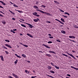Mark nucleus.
I'll list each match as a JSON object with an SVG mask.
<instances>
[{"label":"nucleus","mask_w":78,"mask_h":78,"mask_svg":"<svg viewBox=\"0 0 78 78\" xmlns=\"http://www.w3.org/2000/svg\"><path fill=\"white\" fill-rule=\"evenodd\" d=\"M72 52H73L75 53V51L73 50Z\"/></svg>","instance_id":"59"},{"label":"nucleus","mask_w":78,"mask_h":78,"mask_svg":"<svg viewBox=\"0 0 78 78\" xmlns=\"http://www.w3.org/2000/svg\"><path fill=\"white\" fill-rule=\"evenodd\" d=\"M12 20H16V19H15V18H12Z\"/></svg>","instance_id":"46"},{"label":"nucleus","mask_w":78,"mask_h":78,"mask_svg":"<svg viewBox=\"0 0 78 78\" xmlns=\"http://www.w3.org/2000/svg\"><path fill=\"white\" fill-rule=\"evenodd\" d=\"M33 20L34 22H38V20L37 19H34Z\"/></svg>","instance_id":"17"},{"label":"nucleus","mask_w":78,"mask_h":78,"mask_svg":"<svg viewBox=\"0 0 78 78\" xmlns=\"http://www.w3.org/2000/svg\"><path fill=\"white\" fill-rule=\"evenodd\" d=\"M22 20V21H24V20L22 19V20Z\"/></svg>","instance_id":"63"},{"label":"nucleus","mask_w":78,"mask_h":78,"mask_svg":"<svg viewBox=\"0 0 78 78\" xmlns=\"http://www.w3.org/2000/svg\"><path fill=\"white\" fill-rule=\"evenodd\" d=\"M47 22L48 23H51V22L50 21H48Z\"/></svg>","instance_id":"61"},{"label":"nucleus","mask_w":78,"mask_h":78,"mask_svg":"<svg viewBox=\"0 0 78 78\" xmlns=\"http://www.w3.org/2000/svg\"><path fill=\"white\" fill-rule=\"evenodd\" d=\"M10 3H11L12 4V5H14V4L12 3V2L11 1L10 2Z\"/></svg>","instance_id":"50"},{"label":"nucleus","mask_w":78,"mask_h":78,"mask_svg":"<svg viewBox=\"0 0 78 78\" xmlns=\"http://www.w3.org/2000/svg\"><path fill=\"white\" fill-rule=\"evenodd\" d=\"M35 16H37V17H39V16H40V15H39L38 14H35Z\"/></svg>","instance_id":"36"},{"label":"nucleus","mask_w":78,"mask_h":78,"mask_svg":"<svg viewBox=\"0 0 78 78\" xmlns=\"http://www.w3.org/2000/svg\"><path fill=\"white\" fill-rule=\"evenodd\" d=\"M23 46L25 47H28V46L26 44H24L23 45Z\"/></svg>","instance_id":"31"},{"label":"nucleus","mask_w":78,"mask_h":78,"mask_svg":"<svg viewBox=\"0 0 78 78\" xmlns=\"http://www.w3.org/2000/svg\"><path fill=\"white\" fill-rule=\"evenodd\" d=\"M2 48H4L5 49H6V50H7V49H8V48H7L5 46H3V47H2Z\"/></svg>","instance_id":"26"},{"label":"nucleus","mask_w":78,"mask_h":78,"mask_svg":"<svg viewBox=\"0 0 78 78\" xmlns=\"http://www.w3.org/2000/svg\"><path fill=\"white\" fill-rule=\"evenodd\" d=\"M5 52L6 54H8L9 53V52H8L7 51H5Z\"/></svg>","instance_id":"44"},{"label":"nucleus","mask_w":78,"mask_h":78,"mask_svg":"<svg viewBox=\"0 0 78 78\" xmlns=\"http://www.w3.org/2000/svg\"><path fill=\"white\" fill-rule=\"evenodd\" d=\"M25 72H26V73H27L28 72V70H25Z\"/></svg>","instance_id":"57"},{"label":"nucleus","mask_w":78,"mask_h":78,"mask_svg":"<svg viewBox=\"0 0 78 78\" xmlns=\"http://www.w3.org/2000/svg\"><path fill=\"white\" fill-rule=\"evenodd\" d=\"M0 16H1V17H3V16L1 14H0Z\"/></svg>","instance_id":"52"},{"label":"nucleus","mask_w":78,"mask_h":78,"mask_svg":"<svg viewBox=\"0 0 78 78\" xmlns=\"http://www.w3.org/2000/svg\"><path fill=\"white\" fill-rule=\"evenodd\" d=\"M64 13L65 14L68 15V16H70V14H69V13H68V12H65Z\"/></svg>","instance_id":"18"},{"label":"nucleus","mask_w":78,"mask_h":78,"mask_svg":"<svg viewBox=\"0 0 78 78\" xmlns=\"http://www.w3.org/2000/svg\"><path fill=\"white\" fill-rule=\"evenodd\" d=\"M62 55H63V56H66V57H68V56L67 55L64 54H62Z\"/></svg>","instance_id":"32"},{"label":"nucleus","mask_w":78,"mask_h":78,"mask_svg":"<svg viewBox=\"0 0 78 78\" xmlns=\"http://www.w3.org/2000/svg\"><path fill=\"white\" fill-rule=\"evenodd\" d=\"M9 11L11 13H12V14H15V13L14 12H12V11H11L10 10H9Z\"/></svg>","instance_id":"25"},{"label":"nucleus","mask_w":78,"mask_h":78,"mask_svg":"<svg viewBox=\"0 0 78 78\" xmlns=\"http://www.w3.org/2000/svg\"><path fill=\"white\" fill-rule=\"evenodd\" d=\"M49 52L51 53H54V54H55V52L53 51H49Z\"/></svg>","instance_id":"12"},{"label":"nucleus","mask_w":78,"mask_h":78,"mask_svg":"<svg viewBox=\"0 0 78 78\" xmlns=\"http://www.w3.org/2000/svg\"><path fill=\"white\" fill-rule=\"evenodd\" d=\"M54 2L55 3H56L57 4H59V2H58L56 1H54Z\"/></svg>","instance_id":"14"},{"label":"nucleus","mask_w":78,"mask_h":78,"mask_svg":"<svg viewBox=\"0 0 78 78\" xmlns=\"http://www.w3.org/2000/svg\"><path fill=\"white\" fill-rule=\"evenodd\" d=\"M61 33L63 34H66V32L64 30H61Z\"/></svg>","instance_id":"15"},{"label":"nucleus","mask_w":78,"mask_h":78,"mask_svg":"<svg viewBox=\"0 0 78 78\" xmlns=\"http://www.w3.org/2000/svg\"><path fill=\"white\" fill-rule=\"evenodd\" d=\"M26 23V24H27V25H29V28H33V26H32V25L29 24L28 23Z\"/></svg>","instance_id":"3"},{"label":"nucleus","mask_w":78,"mask_h":78,"mask_svg":"<svg viewBox=\"0 0 78 78\" xmlns=\"http://www.w3.org/2000/svg\"><path fill=\"white\" fill-rule=\"evenodd\" d=\"M69 38H72V36H69Z\"/></svg>","instance_id":"49"},{"label":"nucleus","mask_w":78,"mask_h":78,"mask_svg":"<svg viewBox=\"0 0 78 78\" xmlns=\"http://www.w3.org/2000/svg\"><path fill=\"white\" fill-rule=\"evenodd\" d=\"M0 3H1L3 5H6V4L4 3L3 1H0Z\"/></svg>","instance_id":"11"},{"label":"nucleus","mask_w":78,"mask_h":78,"mask_svg":"<svg viewBox=\"0 0 78 78\" xmlns=\"http://www.w3.org/2000/svg\"><path fill=\"white\" fill-rule=\"evenodd\" d=\"M34 8H35L36 9H38V7L36 5L34 6Z\"/></svg>","instance_id":"22"},{"label":"nucleus","mask_w":78,"mask_h":78,"mask_svg":"<svg viewBox=\"0 0 78 78\" xmlns=\"http://www.w3.org/2000/svg\"><path fill=\"white\" fill-rule=\"evenodd\" d=\"M49 38H50V39H52L53 38V37H51V36H50L49 37Z\"/></svg>","instance_id":"41"},{"label":"nucleus","mask_w":78,"mask_h":78,"mask_svg":"<svg viewBox=\"0 0 78 78\" xmlns=\"http://www.w3.org/2000/svg\"><path fill=\"white\" fill-rule=\"evenodd\" d=\"M48 69L49 70H51V67L50 66H48Z\"/></svg>","instance_id":"19"},{"label":"nucleus","mask_w":78,"mask_h":78,"mask_svg":"<svg viewBox=\"0 0 78 78\" xmlns=\"http://www.w3.org/2000/svg\"><path fill=\"white\" fill-rule=\"evenodd\" d=\"M5 42H9V40H5Z\"/></svg>","instance_id":"33"},{"label":"nucleus","mask_w":78,"mask_h":78,"mask_svg":"<svg viewBox=\"0 0 78 78\" xmlns=\"http://www.w3.org/2000/svg\"><path fill=\"white\" fill-rule=\"evenodd\" d=\"M12 33H14V34L16 33V32H15L14 31H13V32H12Z\"/></svg>","instance_id":"60"},{"label":"nucleus","mask_w":78,"mask_h":78,"mask_svg":"<svg viewBox=\"0 0 78 78\" xmlns=\"http://www.w3.org/2000/svg\"><path fill=\"white\" fill-rule=\"evenodd\" d=\"M67 55H69V56H71L72 58H74V59H76V58H75V57H74V56H73V55L72 54H69L68 52H67Z\"/></svg>","instance_id":"2"},{"label":"nucleus","mask_w":78,"mask_h":78,"mask_svg":"<svg viewBox=\"0 0 78 78\" xmlns=\"http://www.w3.org/2000/svg\"><path fill=\"white\" fill-rule=\"evenodd\" d=\"M51 65H52V66H55V65H54V63H53L52 62H51Z\"/></svg>","instance_id":"27"},{"label":"nucleus","mask_w":78,"mask_h":78,"mask_svg":"<svg viewBox=\"0 0 78 78\" xmlns=\"http://www.w3.org/2000/svg\"><path fill=\"white\" fill-rule=\"evenodd\" d=\"M0 58H1V60L3 61H4V59H3V55L0 56Z\"/></svg>","instance_id":"10"},{"label":"nucleus","mask_w":78,"mask_h":78,"mask_svg":"<svg viewBox=\"0 0 78 78\" xmlns=\"http://www.w3.org/2000/svg\"><path fill=\"white\" fill-rule=\"evenodd\" d=\"M0 8H2L3 9V8H4L3 7H2L1 5H0Z\"/></svg>","instance_id":"48"},{"label":"nucleus","mask_w":78,"mask_h":78,"mask_svg":"<svg viewBox=\"0 0 78 78\" xmlns=\"http://www.w3.org/2000/svg\"><path fill=\"white\" fill-rule=\"evenodd\" d=\"M0 12H1V13H2V14H5V13H3V12H2V11H1Z\"/></svg>","instance_id":"51"},{"label":"nucleus","mask_w":78,"mask_h":78,"mask_svg":"<svg viewBox=\"0 0 78 78\" xmlns=\"http://www.w3.org/2000/svg\"><path fill=\"white\" fill-rule=\"evenodd\" d=\"M13 31H17V29H13Z\"/></svg>","instance_id":"56"},{"label":"nucleus","mask_w":78,"mask_h":78,"mask_svg":"<svg viewBox=\"0 0 78 78\" xmlns=\"http://www.w3.org/2000/svg\"><path fill=\"white\" fill-rule=\"evenodd\" d=\"M36 10L37 11H39V12H41V13H43V14H47V15H50V14L49 13H47L46 12H45L44 11H42L41 10H40L37 9H36Z\"/></svg>","instance_id":"1"},{"label":"nucleus","mask_w":78,"mask_h":78,"mask_svg":"<svg viewBox=\"0 0 78 78\" xmlns=\"http://www.w3.org/2000/svg\"><path fill=\"white\" fill-rule=\"evenodd\" d=\"M20 36H23V34H21V33L20 34Z\"/></svg>","instance_id":"55"},{"label":"nucleus","mask_w":78,"mask_h":78,"mask_svg":"<svg viewBox=\"0 0 78 78\" xmlns=\"http://www.w3.org/2000/svg\"><path fill=\"white\" fill-rule=\"evenodd\" d=\"M50 72L52 73H55V72H54L53 71H50Z\"/></svg>","instance_id":"34"},{"label":"nucleus","mask_w":78,"mask_h":78,"mask_svg":"<svg viewBox=\"0 0 78 78\" xmlns=\"http://www.w3.org/2000/svg\"><path fill=\"white\" fill-rule=\"evenodd\" d=\"M2 23H3V24H5V23H6V22L4 21H2Z\"/></svg>","instance_id":"30"},{"label":"nucleus","mask_w":78,"mask_h":78,"mask_svg":"<svg viewBox=\"0 0 78 78\" xmlns=\"http://www.w3.org/2000/svg\"><path fill=\"white\" fill-rule=\"evenodd\" d=\"M22 56L23 57V58H26L27 57V56L26 55H25V54H22Z\"/></svg>","instance_id":"16"},{"label":"nucleus","mask_w":78,"mask_h":78,"mask_svg":"<svg viewBox=\"0 0 78 78\" xmlns=\"http://www.w3.org/2000/svg\"><path fill=\"white\" fill-rule=\"evenodd\" d=\"M21 25L23 27H24V28H26V26L23 24H21Z\"/></svg>","instance_id":"21"},{"label":"nucleus","mask_w":78,"mask_h":78,"mask_svg":"<svg viewBox=\"0 0 78 78\" xmlns=\"http://www.w3.org/2000/svg\"><path fill=\"white\" fill-rule=\"evenodd\" d=\"M17 62H18V60L16 59V61L14 62L15 64H16L17 63Z\"/></svg>","instance_id":"20"},{"label":"nucleus","mask_w":78,"mask_h":78,"mask_svg":"<svg viewBox=\"0 0 78 78\" xmlns=\"http://www.w3.org/2000/svg\"><path fill=\"white\" fill-rule=\"evenodd\" d=\"M61 20H62V22H64V19L62 18H61Z\"/></svg>","instance_id":"29"},{"label":"nucleus","mask_w":78,"mask_h":78,"mask_svg":"<svg viewBox=\"0 0 78 78\" xmlns=\"http://www.w3.org/2000/svg\"><path fill=\"white\" fill-rule=\"evenodd\" d=\"M12 75L14 76V77H15L16 78H19V77L17 76V75L15 74L14 73H12Z\"/></svg>","instance_id":"8"},{"label":"nucleus","mask_w":78,"mask_h":78,"mask_svg":"<svg viewBox=\"0 0 78 78\" xmlns=\"http://www.w3.org/2000/svg\"><path fill=\"white\" fill-rule=\"evenodd\" d=\"M56 41H57V42H61V41H60L59 40H57Z\"/></svg>","instance_id":"45"},{"label":"nucleus","mask_w":78,"mask_h":78,"mask_svg":"<svg viewBox=\"0 0 78 78\" xmlns=\"http://www.w3.org/2000/svg\"><path fill=\"white\" fill-rule=\"evenodd\" d=\"M36 77H37V76H32L31 77V78H36Z\"/></svg>","instance_id":"43"},{"label":"nucleus","mask_w":78,"mask_h":78,"mask_svg":"<svg viewBox=\"0 0 78 78\" xmlns=\"http://www.w3.org/2000/svg\"><path fill=\"white\" fill-rule=\"evenodd\" d=\"M55 20H57V21L59 22H60V23H61V24H62L63 25H64V23L63 22L60 21L58 20L57 19H55Z\"/></svg>","instance_id":"5"},{"label":"nucleus","mask_w":78,"mask_h":78,"mask_svg":"<svg viewBox=\"0 0 78 78\" xmlns=\"http://www.w3.org/2000/svg\"><path fill=\"white\" fill-rule=\"evenodd\" d=\"M15 56H17L18 58H21V56L18 55H17V54H15Z\"/></svg>","instance_id":"13"},{"label":"nucleus","mask_w":78,"mask_h":78,"mask_svg":"<svg viewBox=\"0 0 78 78\" xmlns=\"http://www.w3.org/2000/svg\"><path fill=\"white\" fill-rule=\"evenodd\" d=\"M13 31V30H11L10 31L11 32H12Z\"/></svg>","instance_id":"62"},{"label":"nucleus","mask_w":78,"mask_h":78,"mask_svg":"<svg viewBox=\"0 0 78 78\" xmlns=\"http://www.w3.org/2000/svg\"><path fill=\"white\" fill-rule=\"evenodd\" d=\"M41 6L42 7H43L44 8H45L46 7V6H45L44 5H42Z\"/></svg>","instance_id":"38"},{"label":"nucleus","mask_w":78,"mask_h":78,"mask_svg":"<svg viewBox=\"0 0 78 78\" xmlns=\"http://www.w3.org/2000/svg\"><path fill=\"white\" fill-rule=\"evenodd\" d=\"M62 16H63L64 17H65V18H67V16L62 15Z\"/></svg>","instance_id":"40"},{"label":"nucleus","mask_w":78,"mask_h":78,"mask_svg":"<svg viewBox=\"0 0 78 78\" xmlns=\"http://www.w3.org/2000/svg\"><path fill=\"white\" fill-rule=\"evenodd\" d=\"M27 36H29L30 37H32V38H33V36H32V35L31 34H29L27 33Z\"/></svg>","instance_id":"4"},{"label":"nucleus","mask_w":78,"mask_h":78,"mask_svg":"<svg viewBox=\"0 0 78 78\" xmlns=\"http://www.w3.org/2000/svg\"><path fill=\"white\" fill-rule=\"evenodd\" d=\"M67 76H71L69 74H67Z\"/></svg>","instance_id":"53"},{"label":"nucleus","mask_w":78,"mask_h":78,"mask_svg":"<svg viewBox=\"0 0 78 78\" xmlns=\"http://www.w3.org/2000/svg\"><path fill=\"white\" fill-rule=\"evenodd\" d=\"M72 38H73V39H75V37L73 36H72Z\"/></svg>","instance_id":"47"},{"label":"nucleus","mask_w":78,"mask_h":78,"mask_svg":"<svg viewBox=\"0 0 78 78\" xmlns=\"http://www.w3.org/2000/svg\"><path fill=\"white\" fill-rule=\"evenodd\" d=\"M20 44H21V45H23V44L22 43H20Z\"/></svg>","instance_id":"54"},{"label":"nucleus","mask_w":78,"mask_h":78,"mask_svg":"<svg viewBox=\"0 0 78 78\" xmlns=\"http://www.w3.org/2000/svg\"><path fill=\"white\" fill-rule=\"evenodd\" d=\"M42 45H43V46H44V47H46V48H50V47L48 46L47 45H46L45 44H43Z\"/></svg>","instance_id":"7"},{"label":"nucleus","mask_w":78,"mask_h":78,"mask_svg":"<svg viewBox=\"0 0 78 78\" xmlns=\"http://www.w3.org/2000/svg\"><path fill=\"white\" fill-rule=\"evenodd\" d=\"M71 68H72L73 69H75V70H78V68H76L75 67H73L72 66H71Z\"/></svg>","instance_id":"9"},{"label":"nucleus","mask_w":78,"mask_h":78,"mask_svg":"<svg viewBox=\"0 0 78 78\" xmlns=\"http://www.w3.org/2000/svg\"><path fill=\"white\" fill-rule=\"evenodd\" d=\"M60 11H61V12H64V11H63L62 9H60Z\"/></svg>","instance_id":"39"},{"label":"nucleus","mask_w":78,"mask_h":78,"mask_svg":"<svg viewBox=\"0 0 78 78\" xmlns=\"http://www.w3.org/2000/svg\"><path fill=\"white\" fill-rule=\"evenodd\" d=\"M27 62H29V63H30V61H27Z\"/></svg>","instance_id":"64"},{"label":"nucleus","mask_w":78,"mask_h":78,"mask_svg":"<svg viewBox=\"0 0 78 78\" xmlns=\"http://www.w3.org/2000/svg\"><path fill=\"white\" fill-rule=\"evenodd\" d=\"M52 43V41H49L48 42V44H51Z\"/></svg>","instance_id":"37"},{"label":"nucleus","mask_w":78,"mask_h":78,"mask_svg":"<svg viewBox=\"0 0 78 78\" xmlns=\"http://www.w3.org/2000/svg\"><path fill=\"white\" fill-rule=\"evenodd\" d=\"M74 27L75 28H78V27L76 25H74Z\"/></svg>","instance_id":"28"},{"label":"nucleus","mask_w":78,"mask_h":78,"mask_svg":"<svg viewBox=\"0 0 78 78\" xmlns=\"http://www.w3.org/2000/svg\"><path fill=\"white\" fill-rule=\"evenodd\" d=\"M17 11L18 12H22V11H21L20 10H17Z\"/></svg>","instance_id":"42"},{"label":"nucleus","mask_w":78,"mask_h":78,"mask_svg":"<svg viewBox=\"0 0 78 78\" xmlns=\"http://www.w3.org/2000/svg\"><path fill=\"white\" fill-rule=\"evenodd\" d=\"M13 5H13V6H15L16 7H18V5H16V4H13Z\"/></svg>","instance_id":"35"},{"label":"nucleus","mask_w":78,"mask_h":78,"mask_svg":"<svg viewBox=\"0 0 78 78\" xmlns=\"http://www.w3.org/2000/svg\"><path fill=\"white\" fill-rule=\"evenodd\" d=\"M48 36H51V34H48Z\"/></svg>","instance_id":"58"},{"label":"nucleus","mask_w":78,"mask_h":78,"mask_svg":"<svg viewBox=\"0 0 78 78\" xmlns=\"http://www.w3.org/2000/svg\"><path fill=\"white\" fill-rule=\"evenodd\" d=\"M5 46H6V47H9V48H12V47H11V45L10 44H5Z\"/></svg>","instance_id":"6"},{"label":"nucleus","mask_w":78,"mask_h":78,"mask_svg":"<svg viewBox=\"0 0 78 78\" xmlns=\"http://www.w3.org/2000/svg\"><path fill=\"white\" fill-rule=\"evenodd\" d=\"M46 56H48L49 57H51V55L50 54H46Z\"/></svg>","instance_id":"24"},{"label":"nucleus","mask_w":78,"mask_h":78,"mask_svg":"<svg viewBox=\"0 0 78 78\" xmlns=\"http://www.w3.org/2000/svg\"><path fill=\"white\" fill-rule=\"evenodd\" d=\"M54 66H55V68L57 69H59V67L56 66V65H55Z\"/></svg>","instance_id":"23"}]
</instances>
